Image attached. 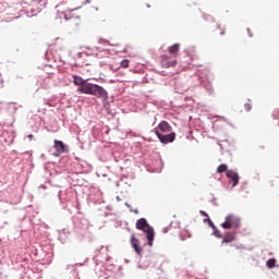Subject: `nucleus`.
I'll list each match as a JSON object with an SVG mask.
<instances>
[{
    "label": "nucleus",
    "instance_id": "f257e3e1",
    "mask_svg": "<svg viewBox=\"0 0 279 279\" xmlns=\"http://www.w3.org/2000/svg\"><path fill=\"white\" fill-rule=\"evenodd\" d=\"M83 94L94 96L98 99H108V92L101 86L93 83L84 86Z\"/></svg>",
    "mask_w": 279,
    "mask_h": 279
},
{
    "label": "nucleus",
    "instance_id": "f03ea898",
    "mask_svg": "<svg viewBox=\"0 0 279 279\" xmlns=\"http://www.w3.org/2000/svg\"><path fill=\"white\" fill-rule=\"evenodd\" d=\"M136 229L146 233L148 245L154 246V227H150L145 218H140L136 221Z\"/></svg>",
    "mask_w": 279,
    "mask_h": 279
},
{
    "label": "nucleus",
    "instance_id": "7ed1b4c3",
    "mask_svg": "<svg viewBox=\"0 0 279 279\" xmlns=\"http://www.w3.org/2000/svg\"><path fill=\"white\" fill-rule=\"evenodd\" d=\"M240 226V219L235 215H228L225 218V222L221 223V228L225 230H230L232 228H238Z\"/></svg>",
    "mask_w": 279,
    "mask_h": 279
},
{
    "label": "nucleus",
    "instance_id": "20e7f679",
    "mask_svg": "<svg viewBox=\"0 0 279 279\" xmlns=\"http://www.w3.org/2000/svg\"><path fill=\"white\" fill-rule=\"evenodd\" d=\"M155 134L157 136V138L159 140V142H161V144H171L175 141L177 134L174 132H171L168 135H162L158 129H155Z\"/></svg>",
    "mask_w": 279,
    "mask_h": 279
},
{
    "label": "nucleus",
    "instance_id": "39448f33",
    "mask_svg": "<svg viewBox=\"0 0 279 279\" xmlns=\"http://www.w3.org/2000/svg\"><path fill=\"white\" fill-rule=\"evenodd\" d=\"M72 78H73V84L75 86H81L77 88V93H81V94L84 93L83 88L90 84V83H87L82 76L73 75Z\"/></svg>",
    "mask_w": 279,
    "mask_h": 279
},
{
    "label": "nucleus",
    "instance_id": "423d86ee",
    "mask_svg": "<svg viewBox=\"0 0 279 279\" xmlns=\"http://www.w3.org/2000/svg\"><path fill=\"white\" fill-rule=\"evenodd\" d=\"M54 149L57 153H54V157H60L62 154L66 151L68 146L59 140H54Z\"/></svg>",
    "mask_w": 279,
    "mask_h": 279
},
{
    "label": "nucleus",
    "instance_id": "0eeeda50",
    "mask_svg": "<svg viewBox=\"0 0 279 279\" xmlns=\"http://www.w3.org/2000/svg\"><path fill=\"white\" fill-rule=\"evenodd\" d=\"M227 177L230 179V183H232V187H236L240 181L239 173L234 170L227 171Z\"/></svg>",
    "mask_w": 279,
    "mask_h": 279
},
{
    "label": "nucleus",
    "instance_id": "6e6552de",
    "mask_svg": "<svg viewBox=\"0 0 279 279\" xmlns=\"http://www.w3.org/2000/svg\"><path fill=\"white\" fill-rule=\"evenodd\" d=\"M155 130L161 131L162 133L172 132V126L166 121L159 122Z\"/></svg>",
    "mask_w": 279,
    "mask_h": 279
},
{
    "label": "nucleus",
    "instance_id": "1a4fd4ad",
    "mask_svg": "<svg viewBox=\"0 0 279 279\" xmlns=\"http://www.w3.org/2000/svg\"><path fill=\"white\" fill-rule=\"evenodd\" d=\"M161 65L163 69H169V68H173L177 65V61L175 60H171L169 61L167 56L162 57V61H161Z\"/></svg>",
    "mask_w": 279,
    "mask_h": 279
},
{
    "label": "nucleus",
    "instance_id": "9d476101",
    "mask_svg": "<svg viewBox=\"0 0 279 279\" xmlns=\"http://www.w3.org/2000/svg\"><path fill=\"white\" fill-rule=\"evenodd\" d=\"M131 243H132V246H133V248L135 250V252H136L137 254H142L143 248L140 246V240H138V239H135V236L132 235V238H131Z\"/></svg>",
    "mask_w": 279,
    "mask_h": 279
},
{
    "label": "nucleus",
    "instance_id": "9b49d317",
    "mask_svg": "<svg viewBox=\"0 0 279 279\" xmlns=\"http://www.w3.org/2000/svg\"><path fill=\"white\" fill-rule=\"evenodd\" d=\"M180 51V45L179 44H174L172 46H169L168 48V52L175 58L179 54Z\"/></svg>",
    "mask_w": 279,
    "mask_h": 279
},
{
    "label": "nucleus",
    "instance_id": "f8f14e48",
    "mask_svg": "<svg viewBox=\"0 0 279 279\" xmlns=\"http://www.w3.org/2000/svg\"><path fill=\"white\" fill-rule=\"evenodd\" d=\"M233 241H235V233H233V232L225 233V235L222 238V243H231Z\"/></svg>",
    "mask_w": 279,
    "mask_h": 279
},
{
    "label": "nucleus",
    "instance_id": "ddd939ff",
    "mask_svg": "<svg viewBox=\"0 0 279 279\" xmlns=\"http://www.w3.org/2000/svg\"><path fill=\"white\" fill-rule=\"evenodd\" d=\"M225 172H227V173L229 172L227 165H220V166L217 167V173L218 174H222Z\"/></svg>",
    "mask_w": 279,
    "mask_h": 279
},
{
    "label": "nucleus",
    "instance_id": "4468645a",
    "mask_svg": "<svg viewBox=\"0 0 279 279\" xmlns=\"http://www.w3.org/2000/svg\"><path fill=\"white\" fill-rule=\"evenodd\" d=\"M276 263H277L276 258H269V259L267 260L266 265H267V267H268L269 269H271V268H274V267L276 266Z\"/></svg>",
    "mask_w": 279,
    "mask_h": 279
},
{
    "label": "nucleus",
    "instance_id": "2eb2a0df",
    "mask_svg": "<svg viewBox=\"0 0 279 279\" xmlns=\"http://www.w3.org/2000/svg\"><path fill=\"white\" fill-rule=\"evenodd\" d=\"M120 66L122 69H128L130 66V61L129 60L121 61Z\"/></svg>",
    "mask_w": 279,
    "mask_h": 279
},
{
    "label": "nucleus",
    "instance_id": "dca6fc26",
    "mask_svg": "<svg viewBox=\"0 0 279 279\" xmlns=\"http://www.w3.org/2000/svg\"><path fill=\"white\" fill-rule=\"evenodd\" d=\"M244 108H245V111H246V112H250V111H252L253 106L250 105V104H245V105H244Z\"/></svg>",
    "mask_w": 279,
    "mask_h": 279
},
{
    "label": "nucleus",
    "instance_id": "f3484780",
    "mask_svg": "<svg viewBox=\"0 0 279 279\" xmlns=\"http://www.w3.org/2000/svg\"><path fill=\"white\" fill-rule=\"evenodd\" d=\"M272 118L279 120V110L278 109L272 112Z\"/></svg>",
    "mask_w": 279,
    "mask_h": 279
},
{
    "label": "nucleus",
    "instance_id": "a211bd4d",
    "mask_svg": "<svg viewBox=\"0 0 279 279\" xmlns=\"http://www.w3.org/2000/svg\"><path fill=\"white\" fill-rule=\"evenodd\" d=\"M199 214H201L203 217H206V218H208V214H207L206 211H204V210H201V211H199Z\"/></svg>",
    "mask_w": 279,
    "mask_h": 279
},
{
    "label": "nucleus",
    "instance_id": "6ab92c4d",
    "mask_svg": "<svg viewBox=\"0 0 279 279\" xmlns=\"http://www.w3.org/2000/svg\"><path fill=\"white\" fill-rule=\"evenodd\" d=\"M207 221L209 222L210 227L215 230L216 227L214 226L213 221L209 218H207Z\"/></svg>",
    "mask_w": 279,
    "mask_h": 279
},
{
    "label": "nucleus",
    "instance_id": "aec40b11",
    "mask_svg": "<svg viewBox=\"0 0 279 279\" xmlns=\"http://www.w3.org/2000/svg\"><path fill=\"white\" fill-rule=\"evenodd\" d=\"M215 234H216V236L221 238V235H220V232H219V231H215Z\"/></svg>",
    "mask_w": 279,
    "mask_h": 279
},
{
    "label": "nucleus",
    "instance_id": "412c9836",
    "mask_svg": "<svg viewBox=\"0 0 279 279\" xmlns=\"http://www.w3.org/2000/svg\"><path fill=\"white\" fill-rule=\"evenodd\" d=\"M33 137H34V135H28L29 141H32V140H33Z\"/></svg>",
    "mask_w": 279,
    "mask_h": 279
},
{
    "label": "nucleus",
    "instance_id": "4be33fe9",
    "mask_svg": "<svg viewBox=\"0 0 279 279\" xmlns=\"http://www.w3.org/2000/svg\"><path fill=\"white\" fill-rule=\"evenodd\" d=\"M220 35H225V31H221V32H220Z\"/></svg>",
    "mask_w": 279,
    "mask_h": 279
}]
</instances>
